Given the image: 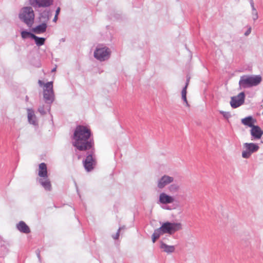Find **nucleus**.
I'll return each mask as SVG.
<instances>
[{
  "instance_id": "f257e3e1",
  "label": "nucleus",
  "mask_w": 263,
  "mask_h": 263,
  "mask_svg": "<svg viewBox=\"0 0 263 263\" xmlns=\"http://www.w3.org/2000/svg\"><path fill=\"white\" fill-rule=\"evenodd\" d=\"M91 136V130L87 126H77L73 135V146L80 151L93 149L94 141Z\"/></svg>"
},
{
  "instance_id": "f03ea898",
  "label": "nucleus",
  "mask_w": 263,
  "mask_h": 263,
  "mask_svg": "<svg viewBox=\"0 0 263 263\" xmlns=\"http://www.w3.org/2000/svg\"><path fill=\"white\" fill-rule=\"evenodd\" d=\"M182 229V224L180 222L171 223L166 222L163 223L161 227L156 229L152 235V240L154 243L161 235L164 233L172 234L175 232Z\"/></svg>"
},
{
  "instance_id": "7ed1b4c3",
  "label": "nucleus",
  "mask_w": 263,
  "mask_h": 263,
  "mask_svg": "<svg viewBox=\"0 0 263 263\" xmlns=\"http://www.w3.org/2000/svg\"><path fill=\"white\" fill-rule=\"evenodd\" d=\"M261 80V77L259 75H246L240 77L239 85L241 88L251 87L258 85Z\"/></svg>"
},
{
  "instance_id": "20e7f679",
  "label": "nucleus",
  "mask_w": 263,
  "mask_h": 263,
  "mask_svg": "<svg viewBox=\"0 0 263 263\" xmlns=\"http://www.w3.org/2000/svg\"><path fill=\"white\" fill-rule=\"evenodd\" d=\"M19 17L28 26L31 27L34 22V14L33 10L30 7H26L22 9Z\"/></svg>"
},
{
  "instance_id": "39448f33",
  "label": "nucleus",
  "mask_w": 263,
  "mask_h": 263,
  "mask_svg": "<svg viewBox=\"0 0 263 263\" xmlns=\"http://www.w3.org/2000/svg\"><path fill=\"white\" fill-rule=\"evenodd\" d=\"M38 176L40 178L39 182L46 190L49 188V181L47 179V167L45 163L39 164Z\"/></svg>"
},
{
  "instance_id": "423d86ee",
  "label": "nucleus",
  "mask_w": 263,
  "mask_h": 263,
  "mask_svg": "<svg viewBox=\"0 0 263 263\" xmlns=\"http://www.w3.org/2000/svg\"><path fill=\"white\" fill-rule=\"evenodd\" d=\"M243 146L242 157L246 159L249 158L253 153L257 152L259 148L258 145L254 143H245Z\"/></svg>"
},
{
  "instance_id": "0eeeda50",
  "label": "nucleus",
  "mask_w": 263,
  "mask_h": 263,
  "mask_svg": "<svg viewBox=\"0 0 263 263\" xmlns=\"http://www.w3.org/2000/svg\"><path fill=\"white\" fill-rule=\"evenodd\" d=\"M110 51L106 47L97 48L94 52V57L100 61H104L107 59L110 55Z\"/></svg>"
},
{
  "instance_id": "6e6552de",
  "label": "nucleus",
  "mask_w": 263,
  "mask_h": 263,
  "mask_svg": "<svg viewBox=\"0 0 263 263\" xmlns=\"http://www.w3.org/2000/svg\"><path fill=\"white\" fill-rule=\"evenodd\" d=\"M244 92L239 93L237 96L231 98L230 104L233 108H237L244 103L245 100Z\"/></svg>"
},
{
  "instance_id": "1a4fd4ad",
  "label": "nucleus",
  "mask_w": 263,
  "mask_h": 263,
  "mask_svg": "<svg viewBox=\"0 0 263 263\" xmlns=\"http://www.w3.org/2000/svg\"><path fill=\"white\" fill-rule=\"evenodd\" d=\"M95 164V160L93 159L92 155H88L84 162L85 168L87 171L89 172L93 168V166Z\"/></svg>"
},
{
  "instance_id": "9d476101",
  "label": "nucleus",
  "mask_w": 263,
  "mask_h": 263,
  "mask_svg": "<svg viewBox=\"0 0 263 263\" xmlns=\"http://www.w3.org/2000/svg\"><path fill=\"white\" fill-rule=\"evenodd\" d=\"M174 178L168 175L163 176L158 182V187L160 189L164 187L166 185L173 182Z\"/></svg>"
},
{
  "instance_id": "9b49d317",
  "label": "nucleus",
  "mask_w": 263,
  "mask_h": 263,
  "mask_svg": "<svg viewBox=\"0 0 263 263\" xmlns=\"http://www.w3.org/2000/svg\"><path fill=\"white\" fill-rule=\"evenodd\" d=\"M250 134L254 139L258 140L263 135V130L259 126L255 125L251 129Z\"/></svg>"
},
{
  "instance_id": "f8f14e48",
  "label": "nucleus",
  "mask_w": 263,
  "mask_h": 263,
  "mask_svg": "<svg viewBox=\"0 0 263 263\" xmlns=\"http://www.w3.org/2000/svg\"><path fill=\"white\" fill-rule=\"evenodd\" d=\"M40 86L43 88V99L45 100H49V82L44 83L42 81H39Z\"/></svg>"
},
{
  "instance_id": "ddd939ff",
  "label": "nucleus",
  "mask_w": 263,
  "mask_h": 263,
  "mask_svg": "<svg viewBox=\"0 0 263 263\" xmlns=\"http://www.w3.org/2000/svg\"><path fill=\"white\" fill-rule=\"evenodd\" d=\"M241 122L244 125L250 127L252 128L253 126L255 125V124L256 123L257 121L252 116H248L242 119L241 120Z\"/></svg>"
},
{
  "instance_id": "4468645a",
  "label": "nucleus",
  "mask_w": 263,
  "mask_h": 263,
  "mask_svg": "<svg viewBox=\"0 0 263 263\" xmlns=\"http://www.w3.org/2000/svg\"><path fill=\"white\" fill-rule=\"evenodd\" d=\"M159 201L161 203L167 204L173 202L174 199L172 196L163 193L159 196Z\"/></svg>"
},
{
  "instance_id": "2eb2a0df",
  "label": "nucleus",
  "mask_w": 263,
  "mask_h": 263,
  "mask_svg": "<svg viewBox=\"0 0 263 263\" xmlns=\"http://www.w3.org/2000/svg\"><path fill=\"white\" fill-rule=\"evenodd\" d=\"M16 227L17 229L22 233L28 234L30 232L29 227L23 221L19 222Z\"/></svg>"
},
{
  "instance_id": "dca6fc26",
  "label": "nucleus",
  "mask_w": 263,
  "mask_h": 263,
  "mask_svg": "<svg viewBox=\"0 0 263 263\" xmlns=\"http://www.w3.org/2000/svg\"><path fill=\"white\" fill-rule=\"evenodd\" d=\"M27 113L29 122L33 125H36L37 122L36 120V117L34 115L33 110L31 109H28Z\"/></svg>"
},
{
  "instance_id": "f3484780",
  "label": "nucleus",
  "mask_w": 263,
  "mask_h": 263,
  "mask_svg": "<svg viewBox=\"0 0 263 263\" xmlns=\"http://www.w3.org/2000/svg\"><path fill=\"white\" fill-rule=\"evenodd\" d=\"M189 81H190V78H189L187 79V82H186V85L185 86V87L183 88V89H182V91H181V96H182V99H183L184 102L185 103V105L187 106V107H189L190 106V105L187 102V99H186V89H187V87L188 86V85H189Z\"/></svg>"
},
{
  "instance_id": "a211bd4d",
  "label": "nucleus",
  "mask_w": 263,
  "mask_h": 263,
  "mask_svg": "<svg viewBox=\"0 0 263 263\" xmlns=\"http://www.w3.org/2000/svg\"><path fill=\"white\" fill-rule=\"evenodd\" d=\"M47 28L46 24L43 23L32 29V31L35 33L39 34L45 31Z\"/></svg>"
},
{
  "instance_id": "6ab92c4d",
  "label": "nucleus",
  "mask_w": 263,
  "mask_h": 263,
  "mask_svg": "<svg viewBox=\"0 0 263 263\" xmlns=\"http://www.w3.org/2000/svg\"><path fill=\"white\" fill-rule=\"evenodd\" d=\"M160 248L163 250V251L167 253H172L175 250V248L174 246H167L163 242L161 243Z\"/></svg>"
},
{
  "instance_id": "aec40b11",
  "label": "nucleus",
  "mask_w": 263,
  "mask_h": 263,
  "mask_svg": "<svg viewBox=\"0 0 263 263\" xmlns=\"http://www.w3.org/2000/svg\"><path fill=\"white\" fill-rule=\"evenodd\" d=\"M32 39L34 40L35 44L37 46L43 45L44 44L45 41V38L39 37L35 36L34 34L32 35Z\"/></svg>"
},
{
  "instance_id": "412c9836",
  "label": "nucleus",
  "mask_w": 263,
  "mask_h": 263,
  "mask_svg": "<svg viewBox=\"0 0 263 263\" xmlns=\"http://www.w3.org/2000/svg\"><path fill=\"white\" fill-rule=\"evenodd\" d=\"M36 5L39 7H47L49 5V0H34Z\"/></svg>"
},
{
  "instance_id": "4be33fe9",
  "label": "nucleus",
  "mask_w": 263,
  "mask_h": 263,
  "mask_svg": "<svg viewBox=\"0 0 263 263\" xmlns=\"http://www.w3.org/2000/svg\"><path fill=\"white\" fill-rule=\"evenodd\" d=\"M251 7L252 8V17L253 19L255 21L258 18V13L254 7V3H251Z\"/></svg>"
},
{
  "instance_id": "5701e85b",
  "label": "nucleus",
  "mask_w": 263,
  "mask_h": 263,
  "mask_svg": "<svg viewBox=\"0 0 263 263\" xmlns=\"http://www.w3.org/2000/svg\"><path fill=\"white\" fill-rule=\"evenodd\" d=\"M179 188V186L178 185L175 184H171L168 187V190L171 192H176L178 191Z\"/></svg>"
},
{
  "instance_id": "b1692460",
  "label": "nucleus",
  "mask_w": 263,
  "mask_h": 263,
  "mask_svg": "<svg viewBox=\"0 0 263 263\" xmlns=\"http://www.w3.org/2000/svg\"><path fill=\"white\" fill-rule=\"evenodd\" d=\"M32 35H34V34L32 33H31L29 32L25 31H23L21 32V36H22V38H23V39H26V38L29 37L32 38Z\"/></svg>"
},
{
  "instance_id": "393cba45",
  "label": "nucleus",
  "mask_w": 263,
  "mask_h": 263,
  "mask_svg": "<svg viewBox=\"0 0 263 263\" xmlns=\"http://www.w3.org/2000/svg\"><path fill=\"white\" fill-rule=\"evenodd\" d=\"M50 100H52L51 95L53 93V90H52V87H53V86H52V82H50Z\"/></svg>"
},
{
  "instance_id": "a878e982",
  "label": "nucleus",
  "mask_w": 263,
  "mask_h": 263,
  "mask_svg": "<svg viewBox=\"0 0 263 263\" xmlns=\"http://www.w3.org/2000/svg\"><path fill=\"white\" fill-rule=\"evenodd\" d=\"M119 236V230H118V232L116 234L115 236H114V239H118Z\"/></svg>"
},
{
  "instance_id": "bb28decb",
  "label": "nucleus",
  "mask_w": 263,
  "mask_h": 263,
  "mask_svg": "<svg viewBox=\"0 0 263 263\" xmlns=\"http://www.w3.org/2000/svg\"><path fill=\"white\" fill-rule=\"evenodd\" d=\"M39 111H40L42 114H43H43H45V111H44V109H43V108H40L39 109Z\"/></svg>"
},
{
  "instance_id": "cd10ccee",
  "label": "nucleus",
  "mask_w": 263,
  "mask_h": 263,
  "mask_svg": "<svg viewBox=\"0 0 263 263\" xmlns=\"http://www.w3.org/2000/svg\"><path fill=\"white\" fill-rule=\"evenodd\" d=\"M60 7H58L56 10V12H55V14L56 15H58L60 12Z\"/></svg>"
},
{
  "instance_id": "c85d7f7f",
  "label": "nucleus",
  "mask_w": 263,
  "mask_h": 263,
  "mask_svg": "<svg viewBox=\"0 0 263 263\" xmlns=\"http://www.w3.org/2000/svg\"><path fill=\"white\" fill-rule=\"evenodd\" d=\"M251 32V28H249L247 31L245 33V35H248V34H249Z\"/></svg>"
},
{
  "instance_id": "c756f323",
  "label": "nucleus",
  "mask_w": 263,
  "mask_h": 263,
  "mask_svg": "<svg viewBox=\"0 0 263 263\" xmlns=\"http://www.w3.org/2000/svg\"><path fill=\"white\" fill-rule=\"evenodd\" d=\"M58 15H56V14L55 15L54 17V18H53V21L54 22H57V20H58Z\"/></svg>"
},
{
  "instance_id": "7c9ffc66",
  "label": "nucleus",
  "mask_w": 263,
  "mask_h": 263,
  "mask_svg": "<svg viewBox=\"0 0 263 263\" xmlns=\"http://www.w3.org/2000/svg\"><path fill=\"white\" fill-rule=\"evenodd\" d=\"M55 70V68H54L52 70V71H54Z\"/></svg>"
}]
</instances>
